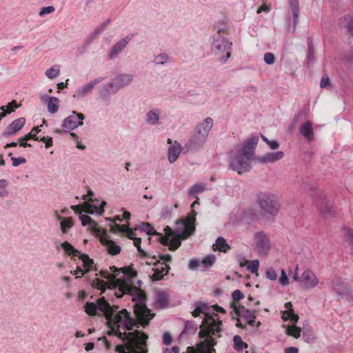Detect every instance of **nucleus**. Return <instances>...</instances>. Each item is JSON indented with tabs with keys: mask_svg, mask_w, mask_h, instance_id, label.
<instances>
[{
	"mask_svg": "<svg viewBox=\"0 0 353 353\" xmlns=\"http://www.w3.org/2000/svg\"><path fill=\"white\" fill-rule=\"evenodd\" d=\"M339 26L347 30L353 36V14H347L339 20Z\"/></svg>",
	"mask_w": 353,
	"mask_h": 353,
	"instance_id": "nucleus-33",
	"label": "nucleus"
},
{
	"mask_svg": "<svg viewBox=\"0 0 353 353\" xmlns=\"http://www.w3.org/2000/svg\"><path fill=\"white\" fill-rule=\"evenodd\" d=\"M213 249L215 251L218 250L222 252H227L230 249V246L223 237L219 236L216 239L215 243L213 245Z\"/></svg>",
	"mask_w": 353,
	"mask_h": 353,
	"instance_id": "nucleus-35",
	"label": "nucleus"
},
{
	"mask_svg": "<svg viewBox=\"0 0 353 353\" xmlns=\"http://www.w3.org/2000/svg\"><path fill=\"white\" fill-rule=\"evenodd\" d=\"M213 336L214 335L210 334L204 337H200L203 339L199 345V349L201 353H215L214 346L216 344V341L213 338Z\"/></svg>",
	"mask_w": 353,
	"mask_h": 353,
	"instance_id": "nucleus-23",
	"label": "nucleus"
},
{
	"mask_svg": "<svg viewBox=\"0 0 353 353\" xmlns=\"http://www.w3.org/2000/svg\"><path fill=\"white\" fill-rule=\"evenodd\" d=\"M232 307L234 312L239 316L236 323V327L245 329L247 325L251 327L254 326L256 318V310L246 309L244 306L236 303L232 304Z\"/></svg>",
	"mask_w": 353,
	"mask_h": 353,
	"instance_id": "nucleus-10",
	"label": "nucleus"
},
{
	"mask_svg": "<svg viewBox=\"0 0 353 353\" xmlns=\"http://www.w3.org/2000/svg\"><path fill=\"white\" fill-rule=\"evenodd\" d=\"M134 312L139 323L143 327L148 325L150 321L153 318L154 315L145 305V296L143 294H141L139 297V301H135Z\"/></svg>",
	"mask_w": 353,
	"mask_h": 353,
	"instance_id": "nucleus-11",
	"label": "nucleus"
},
{
	"mask_svg": "<svg viewBox=\"0 0 353 353\" xmlns=\"http://www.w3.org/2000/svg\"><path fill=\"white\" fill-rule=\"evenodd\" d=\"M170 270V267L163 262L155 263V266L152 268L153 274L151 278L153 281H159L167 275Z\"/></svg>",
	"mask_w": 353,
	"mask_h": 353,
	"instance_id": "nucleus-25",
	"label": "nucleus"
},
{
	"mask_svg": "<svg viewBox=\"0 0 353 353\" xmlns=\"http://www.w3.org/2000/svg\"><path fill=\"white\" fill-rule=\"evenodd\" d=\"M266 277L271 281H275L277 278V274L272 268H270L266 270Z\"/></svg>",
	"mask_w": 353,
	"mask_h": 353,
	"instance_id": "nucleus-57",
	"label": "nucleus"
},
{
	"mask_svg": "<svg viewBox=\"0 0 353 353\" xmlns=\"http://www.w3.org/2000/svg\"><path fill=\"white\" fill-rule=\"evenodd\" d=\"M79 259L83 262V266L84 269L81 268V267H77L75 270L70 271V274L77 275L76 278H80L86 272H90L94 263L93 260L90 259L87 254H80Z\"/></svg>",
	"mask_w": 353,
	"mask_h": 353,
	"instance_id": "nucleus-19",
	"label": "nucleus"
},
{
	"mask_svg": "<svg viewBox=\"0 0 353 353\" xmlns=\"http://www.w3.org/2000/svg\"><path fill=\"white\" fill-rule=\"evenodd\" d=\"M332 289L337 294L338 299L347 298L350 294V290L341 279H336L332 282Z\"/></svg>",
	"mask_w": 353,
	"mask_h": 353,
	"instance_id": "nucleus-20",
	"label": "nucleus"
},
{
	"mask_svg": "<svg viewBox=\"0 0 353 353\" xmlns=\"http://www.w3.org/2000/svg\"><path fill=\"white\" fill-rule=\"evenodd\" d=\"M264 61L268 65H272L275 62V57L273 53L272 52H266L264 54L263 57Z\"/></svg>",
	"mask_w": 353,
	"mask_h": 353,
	"instance_id": "nucleus-53",
	"label": "nucleus"
},
{
	"mask_svg": "<svg viewBox=\"0 0 353 353\" xmlns=\"http://www.w3.org/2000/svg\"><path fill=\"white\" fill-rule=\"evenodd\" d=\"M232 48V43L223 37L222 34L213 35L211 50L221 63H226L230 57Z\"/></svg>",
	"mask_w": 353,
	"mask_h": 353,
	"instance_id": "nucleus-7",
	"label": "nucleus"
},
{
	"mask_svg": "<svg viewBox=\"0 0 353 353\" xmlns=\"http://www.w3.org/2000/svg\"><path fill=\"white\" fill-rule=\"evenodd\" d=\"M206 189L207 188L205 184L201 183H195L189 189V194L190 195H194L202 193L206 190Z\"/></svg>",
	"mask_w": 353,
	"mask_h": 353,
	"instance_id": "nucleus-44",
	"label": "nucleus"
},
{
	"mask_svg": "<svg viewBox=\"0 0 353 353\" xmlns=\"http://www.w3.org/2000/svg\"><path fill=\"white\" fill-rule=\"evenodd\" d=\"M257 203L264 213L271 216H275L281 208L279 196L270 192L259 193L257 196Z\"/></svg>",
	"mask_w": 353,
	"mask_h": 353,
	"instance_id": "nucleus-8",
	"label": "nucleus"
},
{
	"mask_svg": "<svg viewBox=\"0 0 353 353\" xmlns=\"http://www.w3.org/2000/svg\"><path fill=\"white\" fill-rule=\"evenodd\" d=\"M8 181L6 179H0V196L4 197L8 196V192L7 190V186Z\"/></svg>",
	"mask_w": 353,
	"mask_h": 353,
	"instance_id": "nucleus-48",
	"label": "nucleus"
},
{
	"mask_svg": "<svg viewBox=\"0 0 353 353\" xmlns=\"http://www.w3.org/2000/svg\"><path fill=\"white\" fill-rule=\"evenodd\" d=\"M215 261V256L212 254L208 255L205 256L201 261V265H203L204 268L211 267Z\"/></svg>",
	"mask_w": 353,
	"mask_h": 353,
	"instance_id": "nucleus-49",
	"label": "nucleus"
},
{
	"mask_svg": "<svg viewBox=\"0 0 353 353\" xmlns=\"http://www.w3.org/2000/svg\"><path fill=\"white\" fill-rule=\"evenodd\" d=\"M206 139L192 132V137L185 144L184 149L188 151H199L205 143Z\"/></svg>",
	"mask_w": 353,
	"mask_h": 353,
	"instance_id": "nucleus-18",
	"label": "nucleus"
},
{
	"mask_svg": "<svg viewBox=\"0 0 353 353\" xmlns=\"http://www.w3.org/2000/svg\"><path fill=\"white\" fill-rule=\"evenodd\" d=\"M134 240V246H136L137 248V250L139 251V252L143 256H147V254L146 252L141 249V239L140 238H134L133 239Z\"/></svg>",
	"mask_w": 353,
	"mask_h": 353,
	"instance_id": "nucleus-56",
	"label": "nucleus"
},
{
	"mask_svg": "<svg viewBox=\"0 0 353 353\" xmlns=\"http://www.w3.org/2000/svg\"><path fill=\"white\" fill-rule=\"evenodd\" d=\"M134 79L131 74H121L117 75L112 81L105 84L100 92V97L106 99L110 94L117 93L119 90L130 85Z\"/></svg>",
	"mask_w": 353,
	"mask_h": 353,
	"instance_id": "nucleus-9",
	"label": "nucleus"
},
{
	"mask_svg": "<svg viewBox=\"0 0 353 353\" xmlns=\"http://www.w3.org/2000/svg\"><path fill=\"white\" fill-rule=\"evenodd\" d=\"M330 82V79L327 75H323L320 81V87L321 88H325L327 85H328Z\"/></svg>",
	"mask_w": 353,
	"mask_h": 353,
	"instance_id": "nucleus-64",
	"label": "nucleus"
},
{
	"mask_svg": "<svg viewBox=\"0 0 353 353\" xmlns=\"http://www.w3.org/2000/svg\"><path fill=\"white\" fill-rule=\"evenodd\" d=\"M103 233L101 237L100 241L101 243L105 247L108 252L112 256L117 255L121 252V247L119 245H117L115 242L112 240L108 239L106 237L103 236Z\"/></svg>",
	"mask_w": 353,
	"mask_h": 353,
	"instance_id": "nucleus-28",
	"label": "nucleus"
},
{
	"mask_svg": "<svg viewBox=\"0 0 353 353\" xmlns=\"http://www.w3.org/2000/svg\"><path fill=\"white\" fill-rule=\"evenodd\" d=\"M301 329L295 325H288L286 327L285 333L297 339L301 336Z\"/></svg>",
	"mask_w": 353,
	"mask_h": 353,
	"instance_id": "nucleus-46",
	"label": "nucleus"
},
{
	"mask_svg": "<svg viewBox=\"0 0 353 353\" xmlns=\"http://www.w3.org/2000/svg\"><path fill=\"white\" fill-rule=\"evenodd\" d=\"M26 119L23 117L13 121L3 131V135L5 137L11 136L19 132L25 125Z\"/></svg>",
	"mask_w": 353,
	"mask_h": 353,
	"instance_id": "nucleus-26",
	"label": "nucleus"
},
{
	"mask_svg": "<svg viewBox=\"0 0 353 353\" xmlns=\"http://www.w3.org/2000/svg\"><path fill=\"white\" fill-rule=\"evenodd\" d=\"M234 348L237 351H241L248 347V344L243 341L241 336L235 335L233 337Z\"/></svg>",
	"mask_w": 353,
	"mask_h": 353,
	"instance_id": "nucleus-45",
	"label": "nucleus"
},
{
	"mask_svg": "<svg viewBox=\"0 0 353 353\" xmlns=\"http://www.w3.org/2000/svg\"><path fill=\"white\" fill-rule=\"evenodd\" d=\"M96 203H88L85 202V210L84 211L88 214H97L99 215H101L103 212V207L106 205L105 201H102L101 203L99 205L98 203V201H96Z\"/></svg>",
	"mask_w": 353,
	"mask_h": 353,
	"instance_id": "nucleus-29",
	"label": "nucleus"
},
{
	"mask_svg": "<svg viewBox=\"0 0 353 353\" xmlns=\"http://www.w3.org/2000/svg\"><path fill=\"white\" fill-rule=\"evenodd\" d=\"M195 308L192 312L194 317L199 316L204 314L205 317L200 325V331L199 332V337H204L208 335L214 334L215 336H219L221 332V325L222 321L218 317L216 314H210L208 312V306L203 302H196Z\"/></svg>",
	"mask_w": 353,
	"mask_h": 353,
	"instance_id": "nucleus-4",
	"label": "nucleus"
},
{
	"mask_svg": "<svg viewBox=\"0 0 353 353\" xmlns=\"http://www.w3.org/2000/svg\"><path fill=\"white\" fill-rule=\"evenodd\" d=\"M59 74V69L57 65L51 67L50 68L47 70L46 72V75L49 79H51L56 77Z\"/></svg>",
	"mask_w": 353,
	"mask_h": 353,
	"instance_id": "nucleus-50",
	"label": "nucleus"
},
{
	"mask_svg": "<svg viewBox=\"0 0 353 353\" xmlns=\"http://www.w3.org/2000/svg\"><path fill=\"white\" fill-rule=\"evenodd\" d=\"M40 137H37L35 133L32 130L30 132L27 134L26 135L21 137L19 139V141L21 142L20 146L21 147H30L31 145L30 143H28L27 142H25L30 139H33L34 140L39 141Z\"/></svg>",
	"mask_w": 353,
	"mask_h": 353,
	"instance_id": "nucleus-40",
	"label": "nucleus"
},
{
	"mask_svg": "<svg viewBox=\"0 0 353 353\" xmlns=\"http://www.w3.org/2000/svg\"><path fill=\"white\" fill-rule=\"evenodd\" d=\"M290 9L294 17V27L298 23L299 14V3L298 0H288Z\"/></svg>",
	"mask_w": 353,
	"mask_h": 353,
	"instance_id": "nucleus-36",
	"label": "nucleus"
},
{
	"mask_svg": "<svg viewBox=\"0 0 353 353\" xmlns=\"http://www.w3.org/2000/svg\"><path fill=\"white\" fill-rule=\"evenodd\" d=\"M343 232L344 233L345 241L349 242L352 245L350 249V254L353 258V231L352 229L347 227H344L343 228Z\"/></svg>",
	"mask_w": 353,
	"mask_h": 353,
	"instance_id": "nucleus-41",
	"label": "nucleus"
},
{
	"mask_svg": "<svg viewBox=\"0 0 353 353\" xmlns=\"http://www.w3.org/2000/svg\"><path fill=\"white\" fill-rule=\"evenodd\" d=\"M319 279L315 273L310 269L305 270L301 275L299 283L305 290L313 289L319 284Z\"/></svg>",
	"mask_w": 353,
	"mask_h": 353,
	"instance_id": "nucleus-14",
	"label": "nucleus"
},
{
	"mask_svg": "<svg viewBox=\"0 0 353 353\" xmlns=\"http://www.w3.org/2000/svg\"><path fill=\"white\" fill-rule=\"evenodd\" d=\"M286 310L283 312L282 319L284 321H291L292 323H296L299 320V316L294 314L292 309V305L291 302H288L285 304Z\"/></svg>",
	"mask_w": 353,
	"mask_h": 353,
	"instance_id": "nucleus-31",
	"label": "nucleus"
},
{
	"mask_svg": "<svg viewBox=\"0 0 353 353\" xmlns=\"http://www.w3.org/2000/svg\"><path fill=\"white\" fill-rule=\"evenodd\" d=\"M168 143L170 144L168 149V159L170 163H173L179 158L182 147L176 141L172 142L171 139H168Z\"/></svg>",
	"mask_w": 353,
	"mask_h": 353,
	"instance_id": "nucleus-24",
	"label": "nucleus"
},
{
	"mask_svg": "<svg viewBox=\"0 0 353 353\" xmlns=\"http://www.w3.org/2000/svg\"><path fill=\"white\" fill-rule=\"evenodd\" d=\"M309 193L314 198L316 205L323 217L329 219L334 215L333 206L327 200L323 190L317 186H312L309 190Z\"/></svg>",
	"mask_w": 353,
	"mask_h": 353,
	"instance_id": "nucleus-6",
	"label": "nucleus"
},
{
	"mask_svg": "<svg viewBox=\"0 0 353 353\" xmlns=\"http://www.w3.org/2000/svg\"><path fill=\"white\" fill-rule=\"evenodd\" d=\"M84 119L85 117L83 114L73 111L71 115L68 116L63 121L62 127L65 131L74 130L78 126L83 125L82 121Z\"/></svg>",
	"mask_w": 353,
	"mask_h": 353,
	"instance_id": "nucleus-15",
	"label": "nucleus"
},
{
	"mask_svg": "<svg viewBox=\"0 0 353 353\" xmlns=\"http://www.w3.org/2000/svg\"><path fill=\"white\" fill-rule=\"evenodd\" d=\"M12 165L13 166H18L21 163H26V160L23 157H12Z\"/></svg>",
	"mask_w": 353,
	"mask_h": 353,
	"instance_id": "nucleus-60",
	"label": "nucleus"
},
{
	"mask_svg": "<svg viewBox=\"0 0 353 353\" xmlns=\"http://www.w3.org/2000/svg\"><path fill=\"white\" fill-rule=\"evenodd\" d=\"M172 61V57L165 52L156 55L153 59V63L156 65H165Z\"/></svg>",
	"mask_w": 353,
	"mask_h": 353,
	"instance_id": "nucleus-34",
	"label": "nucleus"
},
{
	"mask_svg": "<svg viewBox=\"0 0 353 353\" xmlns=\"http://www.w3.org/2000/svg\"><path fill=\"white\" fill-rule=\"evenodd\" d=\"M213 125V119L211 117H207L202 122L195 125L193 132L207 140Z\"/></svg>",
	"mask_w": 353,
	"mask_h": 353,
	"instance_id": "nucleus-17",
	"label": "nucleus"
},
{
	"mask_svg": "<svg viewBox=\"0 0 353 353\" xmlns=\"http://www.w3.org/2000/svg\"><path fill=\"white\" fill-rule=\"evenodd\" d=\"M300 132L308 141L313 139L314 132L312 129V124L310 121H307L300 126Z\"/></svg>",
	"mask_w": 353,
	"mask_h": 353,
	"instance_id": "nucleus-32",
	"label": "nucleus"
},
{
	"mask_svg": "<svg viewBox=\"0 0 353 353\" xmlns=\"http://www.w3.org/2000/svg\"><path fill=\"white\" fill-rule=\"evenodd\" d=\"M46 143V148H50L52 145V137H40L39 140Z\"/></svg>",
	"mask_w": 353,
	"mask_h": 353,
	"instance_id": "nucleus-61",
	"label": "nucleus"
},
{
	"mask_svg": "<svg viewBox=\"0 0 353 353\" xmlns=\"http://www.w3.org/2000/svg\"><path fill=\"white\" fill-rule=\"evenodd\" d=\"M54 10H55V8L52 6L43 7L41 9L39 14L40 17H43L44 15H46V14H48L52 13Z\"/></svg>",
	"mask_w": 353,
	"mask_h": 353,
	"instance_id": "nucleus-54",
	"label": "nucleus"
},
{
	"mask_svg": "<svg viewBox=\"0 0 353 353\" xmlns=\"http://www.w3.org/2000/svg\"><path fill=\"white\" fill-rule=\"evenodd\" d=\"M56 217L60 221V228L62 234H65L68 232L74 225V221L71 217H62L59 214H56Z\"/></svg>",
	"mask_w": 353,
	"mask_h": 353,
	"instance_id": "nucleus-30",
	"label": "nucleus"
},
{
	"mask_svg": "<svg viewBox=\"0 0 353 353\" xmlns=\"http://www.w3.org/2000/svg\"><path fill=\"white\" fill-rule=\"evenodd\" d=\"M110 19H107L105 21H103L100 26L97 27L94 31L90 34L92 36V39H97L99 35L105 29L107 26L110 24Z\"/></svg>",
	"mask_w": 353,
	"mask_h": 353,
	"instance_id": "nucleus-43",
	"label": "nucleus"
},
{
	"mask_svg": "<svg viewBox=\"0 0 353 353\" xmlns=\"http://www.w3.org/2000/svg\"><path fill=\"white\" fill-rule=\"evenodd\" d=\"M141 230L147 232L148 235H157L161 244L169 245V250L174 251L181 245V236L179 235L181 232L177 230L174 232L169 226L164 229L165 236L157 232L155 229L148 223H143L141 225Z\"/></svg>",
	"mask_w": 353,
	"mask_h": 353,
	"instance_id": "nucleus-5",
	"label": "nucleus"
},
{
	"mask_svg": "<svg viewBox=\"0 0 353 353\" xmlns=\"http://www.w3.org/2000/svg\"><path fill=\"white\" fill-rule=\"evenodd\" d=\"M132 35H127L115 43L110 50L108 58L111 60L119 57L132 39Z\"/></svg>",
	"mask_w": 353,
	"mask_h": 353,
	"instance_id": "nucleus-16",
	"label": "nucleus"
},
{
	"mask_svg": "<svg viewBox=\"0 0 353 353\" xmlns=\"http://www.w3.org/2000/svg\"><path fill=\"white\" fill-rule=\"evenodd\" d=\"M259 268V262L258 260L252 261L247 266L248 270L252 273H256Z\"/></svg>",
	"mask_w": 353,
	"mask_h": 353,
	"instance_id": "nucleus-52",
	"label": "nucleus"
},
{
	"mask_svg": "<svg viewBox=\"0 0 353 353\" xmlns=\"http://www.w3.org/2000/svg\"><path fill=\"white\" fill-rule=\"evenodd\" d=\"M198 325L194 321H186L185 322V327L182 332L186 334H194L197 330Z\"/></svg>",
	"mask_w": 353,
	"mask_h": 353,
	"instance_id": "nucleus-42",
	"label": "nucleus"
},
{
	"mask_svg": "<svg viewBox=\"0 0 353 353\" xmlns=\"http://www.w3.org/2000/svg\"><path fill=\"white\" fill-rule=\"evenodd\" d=\"M61 247L64 250V252L69 254V255H73V256H80L81 254L80 252L75 249L70 243H69L68 241H64L61 244Z\"/></svg>",
	"mask_w": 353,
	"mask_h": 353,
	"instance_id": "nucleus-39",
	"label": "nucleus"
},
{
	"mask_svg": "<svg viewBox=\"0 0 353 353\" xmlns=\"http://www.w3.org/2000/svg\"><path fill=\"white\" fill-rule=\"evenodd\" d=\"M47 98L48 99V111L51 114L57 112L59 110V99L55 97H50Z\"/></svg>",
	"mask_w": 353,
	"mask_h": 353,
	"instance_id": "nucleus-38",
	"label": "nucleus"
},
{
	"mask_svg": "<svg viewBox=\"0 0 353 353\" xmlns=\"http://www.w3.org/2000/svg\"><path fill=\"white\" fill-rule=\"evenodd\" d=\"M259 142L257 135L247 138L243 144H237L230 152V168L239 174L250 168V161L262 164L275 163L284 157L283 151L268 152L261 156L255 155V149Z\"/></svg>",
	"mask_w": 353,
	"mask_h": 353,
	"instance_id": "nucleus-2",
	"label": "nucleus"
},
{
	"mask_svg": "<svg viewBox=\"0 0 353 353\" xmlns=\"http://www.w3.org/2000/svg\"><path fill=\"white\" fill-rule=\"evenodd\" d=\"M103 78L99 77L94 79L86 85H84L77 88L73 94V97L76 99H82L85 97L88 93H90L94 85L102 81Z\"/></svg>",
	"mask_w": 353,
	"mask_h": 353,
	"instance_id": "nucleus-22",
	"label": "nucleus"
},
{
	"mask_svg": "<svg viewBox=\"0 0 353 353\" xmlns=\"http://www.w3.org/2000/svg\"><path fill=\"white\" fill-rule=\"evenodd\" d=\"M261 138L272 150H276L279 147V143L276 140H269L266 137L261 134Z\"/></svg>",
	"mask_w": 353,
	"mask_h": 353,
	"instance_id": "nucleus-51",
	"label": "nucleus"
},
{
	"mask_svg": "<svg viewBox=\"0 0 353 353\" xmlns=\"http://www.w3.org/2000/svg\"><path fill=\"white\" fill-rule=\"evenodd\" d=\"M279 283L283 286H286L289 284V279L284 270H281V275L279 279Z\"/></svg>",
	"mask_w": 353,
	"mask_h": 353,
	"instance_id": "nucleus-58",
	"label": "nucleus"
},
{
	"mask_svg": "<svg viewBox=\"0 0 353 353\" xmlns=\"http://www.w3.org/2000/svg\"><path fill=\"white\" fill-rule=\"evenodd\" d=\"M232 296L234 301H239L244 297L243 294L239 290H234L232 294Z\"/></svg>",
	"mask_w": 353,
	"mask_h": 353,
	"instance_id": "nucleus-59",
	"label": "nucleus"
},
{
	"mask_svg": "<svg viewBox=\"0 0 353 353\" xmlns=\"http://www.w3.org/2000/svg\"><path fill=\"white\" fill-rule=\"evenodd\" d=\"M199 198L196 197V201L192 203L191 205V212L188 214V216L185 219L183 226V231L181 232V234H179V235L182 239H187L190 235H192L195 230V225L194 223L196 221V212L194 210V208L196 205H199Z\"/></svg>",
	"mask_w": 353,
	"mask_h": 353,
	"instance_id": "nucleus-13",
	"label": "nucleus"
},
{
	"mask_svg": "<svg viewBox=\"0 0 353 353\" xmlns=\"http://www.w3.org/2000/svg\"><path fill=\"white\" fill-rule=\"evenodd\" d=\"M200 265H201V261H199L197 260L192 259L189 261V268L190 270H195L197 268H199Z\"/></svg>",
	"mask_w": 353,
	"mask_h": 353,
	"instance_id": "nucleus-63",
	"label": "nucleus"
},
{
	"mask_svg": "<svg viewBox=\"0 0 353 353\" xmlns=\"http://www.w3.org/2000/svg\"><path fill=\"white\" fill-rule=\"evenodd\" d=\"M161 110L157 108H154L148 110L145 117V123L151 126H158L161 125Z\"/></svg>",
	"mask_w": 353,
	"mask_h": 353,
	"instance_id": "nucleus-21",
	"label": "nucleus"
},
{
	"mask_svg": "<svg viewBox=\"0 0 353 353\" xmlns=\"http://www.w3.org/2000/svg\"><path fill=\"white\" fill-rule=\"evenodd\" d=\"M168 296L165 292H159L157 294L156 305L157 307L164 308L168 305Z\"/></svg>",
	"mask_w": 353,
	"mask_h": 353,
	"instance_id": "nucleus-37",
	"label": "nucleus"
},
{
	"mask_svg": "<svg viewBox=\"0 0 353 353\" xmlns=\"http://www.w3.org/2000/svg\"><path fill=\"white\" fill-rule=\"evenodd\" d=\"M85 312L90 316L98 314V312H103L105 316L110 330L108 334H114L121 339L124 345H119L116 351L119 353H147L146 341L148 336L138 330L132 332H121L120 328L125 330H130L136 325L134 319L130 316V313L125 309L117 312V306H111L102 297L99 299L96 303L87 302L84 306Z\"/></svg>",
	"mask_w": 353,
	"mask_h": 353,
	"instance_id": "nucleus-1",
	"label": "nucleus"
},
{
	"mask_svg": "<svg viewBox=\"0 0 353 353\" xmlns=\"http://www.w3.org/2000/svg\"><path fill=\"white\" fill-rule=\"evenodd\" d=\"M110 270L111 272L103 270L99 272L101 276L108 279V281L96 278L92 281V286L100 290L102 292L106 289L114 290L118 298L121 297L123 294L130 293L132 290L131 279L136 276V272L131 271L130 273H126L114 266L111 267Z\"/></svg>",
	"mask_w": 353,
	"mask_h": 353,
	"instance_id": "nucleus-3",
	"label": "nucleus"
},
{
	"mask_svg": "<svg viewBox=\"0 0 353 353\" xmlns=\"http://www.w3.org/2000/svg\"><path fill=\"white\" fill-rule=\"evenodd\" d=\"M163 342L165 345H170L172 342V337L169 332H165L163 334Z\"/></svg>",
	"mask_w": 353,
	"mask_h": 353,
	"instance_id": "nucleus-62",
	"label": "nucleus"
},
{
	"mask_svg": "<svg viewBox=\"0 0 353 353\" xmlns=\"http://www.w3.org/2000/svg\"><path fill=\"white\" fill-rule=\"evenodd\" d=\"M314 48L313 46L310 43L308 46V53L307 57V65L309 66L310 65L314 63L315 56H314Z\"/></svg>",
	"mask_w": 353,
	"mask_h": 353,
	"instance_id": "nucleus-47",
	"label": "nucleus"
},
{
	"mask_svg": "<svg viewBox=\"0 0 353 353\" xmlns=\"http://www.w3.org/2000/svg\"><path fill=\"white\" fill-rule=\"evenodd\" d=\"M214 28L216 30V33L215 34H221V33L225 32L226 30L225 24L223 21L217 22L214 26Z\"/></svg>",
	"mask_w": 353,
	"mask_h": 353,
	"instance_id": "nucleus-55",
	"label": "nucleus"
},
{
	"mask_svg": "<svg viewBox=\"0 0 353 353\" xmlns=\"http://www.w3.org/2000/svg\"><path fill=\"white\" fill-rule=\"evenodd\" d=\"M252 248L259 256L268 255L271 248L268 234L263 231L256 232L254 235Z\"/></svg>",
	"mask_w": 353,
	"mask_h": 353,
	"instance_id": "nucleus-12",
	"label": "nucleus"
},
{
	"mask_svg": "<svg viewBox=\"0 0 353 353\" xmlns=\"http://www.w3.org/2000/svg\"><path fill=\"white\" fill-rule=\"evenodd\" d=\"M79 219L83 225H89L92 232L97 236H101L104 231L97 226V224L87 214L79 215Z\"/></svg>",
	"mask_w": 353,
	"mask_h": 353,
	"instance_id": "nucleus-27",
	"label": "nucleus"
}]
</instances>
